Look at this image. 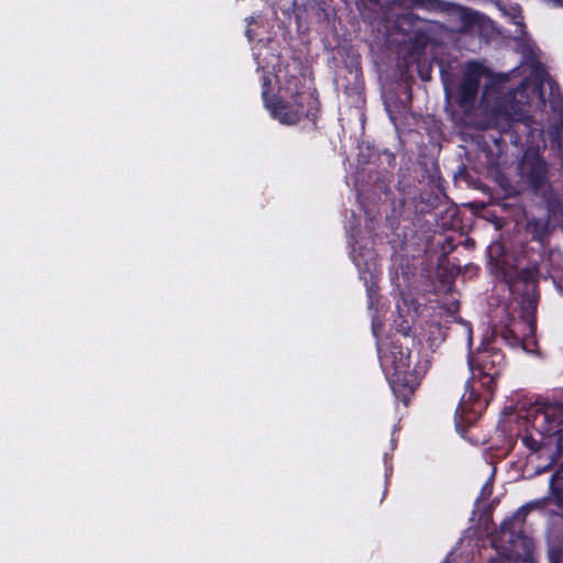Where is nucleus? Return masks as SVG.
Listing matches in <instances>:
<instances>
[{
	"label": "nucleus",
	"mask_w": 563,
	"mask_h": 563,
	"mask_svg": "<svg viewBox=\"0 0 563 563\" xmlns=\"http://www.w3.org/2000/svg\"><path fill=\"white\" fill-rule=\"evenodd\" d=\"M544 86L543 73H538L537 81L525 79L519 87L511 92L499 107L497 118L503 117L511 122L526 119V107L532 103L544 106L542 89Z\"/></svg>",
	"instance_id": "obj_2"
},
{
	"label": "nucleus",
	"mask_w": 563,
	"mask_h": 563,
	"mask_svg": "<svg viewBox=\"0 0 563 563\" xmlns=\"http://www.w3.org/2000/svg\"><path fill=\"white\" fill-rule=\"evenodd\" d=\"M551 108L553 117L547 129V133L551 141L556 144L559 148L563 150V100L552 99Z\"/></svg>",
	"instance_id": "obj_8"
},
{
	"label": "nucleus",
	"mask_w": 563,
	"mask_h": 563,
	"mask_svg": "<svg viewBox=\"0 0 563 563\" xmlns=\"http://www.w3.org/2000/svg\"><path fill=\"white\" fill-rule=\"evenodd\" d=\"M500 10L503 13L507 16H509L510 21L519 26L520 32H522L523 22H522V15H521V9L518 5H510L508 9L501 7Z\"/></svg>",
	"instance_id": "obj_11"
},
{
	"label": "nucleus",
	"mask_w": 563,
	"mask_h": 563,
	"mask_svg": "<svg viewBox=\"0 0 563 563\" xmlns=\"http://www.w3.org/2000/svg\"><path fill=\"white\" fill-rule=\"evenodd\" d=\"M550 489L552 494L559 498L563 490V466L558 470L550 479Z\"/></svg>",
	"instance_id": "obj_12"
},
{
	"label": "nucleus",
	"mask_w": 563,
	"mask_h": 563,
	"mask_svg": "<svg viewBox=\"0 0 563 563\" xmlns=\"http://www.w3.org/2000/svg\"><path fill=\"white\" fill-rule=\"evenodd\" d=\"M466 400H465V395L463 396L462 398V401H461V410L464 411L466 410V405H465Z\"/></svg>",
	"instance_id": "obj_17"
},
{
	"label": "nucleus",
	"mask_w": 563,
	"mask_h": 563,
	"mask_svg": "<svg viewBox=\"0 0 563 563\" xmlns=\"http://www.w3.org/2000/svg\"><path fill=\"white\" fill-rule=\"evenodd\" d=\"M561 423H563L562 404H544L536 410L533 424L542 432L554 431Z\"/></svg>",
	"instance_id": "obj_7"
},
{
	"label": "nucleus",
	"mask_w": 563,
	"mask_h": 563,
	"mask_svg": "<svg viewBox=\"0 0 563 563\" xmlns=\"http://www.w3.org/2000/svg\"><path fill=\"white\" fill-rule=\"evenodd\" d=\"M408 349L393 344L380 355V365L393 385H402L410 389L417 385L416 371L411 368Z\"/></svg>",
	"instance_id": "obj_5"
},
{
	"label": "nucleus",
	"mask_w": 563,
	"mask_h": 563,
	"mask_svg": "<svg viewBox=\"0 0 563 563\" xmlns=\"http://www.w3.org/2000/svg\"><path fill=\"white\" fill-rule=\"evenodd\" d=\"M527 327L529 328V331L531 332L533 330V323L531 322V320L528 318L527 319Z\"/></svg>",
	"instance_id": "obj_18"
},
{
	"label": "nucleus",
	"mask_w": 563,
	"mask_h": 563,
	"mask_svg": "<svg viewBox=\"0 0 563 563\" xmlns=\"http://www.w3.org/2000/svg\"><path fill=\"white\" fill-rule=\"evenodd\" d=\"M549 219L558 221L563 219V201L555 195H550L547 200Z\"/></svg>",
	"instance_id": "obj_10"
},
{
	"label": "nucleus",
	"mask_w": 563,
	"mask_h": 563,
	"mask_svg": "<svg viewBox=\"0 0 563 563\" xmlns=\"http://www.w3.org/2000/svg\"><path fill=\"white\" fill-rule=\"evenodd\" d=\"M543 2L553 7H563V0H542Z\"/></svg>",
	"instance_id": "obj_16"
},
{
	"label": "nucleus",
	"mask_w": 563,
	"mask_h": 563,
	"mask_svg": "<svg viewBox=\"0 0 563 563\" xmlns=\"http://www.w3.org/2000/svg\"><path fill=\"white\" fill-rule=\"evenodd\" d=\"M530 308H534V305L532 301L529 302Z\"/></svg>",
	"instance_id": "obj_20"
},
{
	"label": "nucleus",
	"mask_w": 563,
	"mask_h": 563,
	"mask_svg": "<svg viewBox=\"0 0 563 563\" xmlns=\"http://www.w3.org/2000/svg\"><path fill=\"white\" fill-rule=\"evenodd\" d=\"M412 22H413L412 14L406 13V14L398 16L396 24L401 32L408 33L411 31Z\"/></svg>",
	"instance_id": "obj_13"
},
{
	"label": "nucleus",
	"mask_w": 563,
	"mask_h": 563,
	"mask_svg": "<svg viewBox=\"0 0 563 563\" xmlns=\"http://www.w3.org/2000/svg\"><path fill=\"white\" fill-rule=\"evenodd\" d=\"M551 89H553V84L551 81L548 82Z\"/></svg>",
	"instance_id": "obj_21"
},
{
	"label": "nucleus",
	"mask_w": 563,
	"mask_h": 563,
	"mask_svg": "<svg viewBox=\"0 0 563 563\" xmlns=\"http://www.w3.org/2000/svg\"><path fill=\"white\" fill-rule=\"evenodd\" d=\"M468 363L473 375L470 399L475 395V384L477 383L488 391H493L496 378L505 365L504 354L493 345L485 344L477 350Z\"/></svg>",
	"instance_id": "obj_3"
},
{
	"label": "nucleus",
	"mask_w": 563,
	"mask_h": 563,
	"mask_svg": "<svg viewBox=\"0 0 563 563\" xmlns=\"http://www.w3.org/2000/svg\"><path fill=\"white\" fill-rule=\"evenodd\" d=\"M527 229L536 240H542L549 232V222L543 219H532L527 223Z\"/></svg>",
	"instance_id": "obj_9"
},
{
	"label": "nucleus",
	"mask_w": 563,
	"mask_h": 563,
	"mask_svg": "<svg viewBox=\"0 0 563 563\" xmlns=\"http://www.w3.org/2000/svg\"><path fill=\"white\" fill-rule=\"evenodd\" d=\"M257 20H258V18H255V16H251V18L246 19L247 27H246V31H245V35L249 38V41H252L254 38V36H255V33H254V30L252 27V24H257Z\"/></svg>",
	"instance_id": "obj_15"
},
{
	"label": "nucleus",
	"mask_w": 563,
	"mask_h": 563,
	"mask_svg": "<svg viewBox=\"0 0 563 563\" xmlns=\"http://www.w3.org/2000/svg\"><path fill=\"white\" fill-rule=\"evenodd\" d=\"M494 547L497 558L489 563H518V561L528 562L533 551V541L520 533H514L508 528L503 527L498 540H494Z\"/></svg>",
	"instance_id": "obj_6"
},
{
	"label": "nucleus",
	"mask_w": 563,
	"mask_h": 563,
	"mask_svg": "<svg viewBox=\"0 0 563 563\" xmlns=\"http://www.w3.org/2000/svg\"><path fill=\"white\" fill-rule=\"evenodd\" d=\"M536 161H537L538 168H542L544 163L538 157H536Z\"/></svg>",
	"instance_id": "obj_19"
},
{
	"label": "nucleus",
	"mask_w": 563,
	"mask_h": 563,
	"mask_svg": "<svg viewBox=\"0 0 563 563\" xmlns=\"http://www.w3.org/2000/svg\"><path fill=\"white\" fill-rule=\"evenodd\" d=\"M522 442L531 451L538 452V451H540L542 449L541 442L536 440L531 435H525L522 438Z\"/></svg>",
	"instance_id": "obj_14"
},
{
	"label": "nucleus",
	"mask_w": 563,
	"mask_h": 563,
	"mask_svg": "<svg viewBox=\"0 0 563 563\" xmlns=\"http://www.w3.org/2000/svg\"><path fill=\"white\" fill-rule=\"evenodd\" d=\"M260 55L261 53L255 58L258 65L257 70L262 71V97L271 115L283 124H295L305 117L311 115L313 118V109L317 102L313 76L302 74L300 77H292L288 82L286 90L291 93L294 104L280 98L269 99L268 95L273 90L274 81L278 80V76L268 69V65H263Z\"/></svg>",
	"instance_id": "obj_1"
},
{
	"label": "nucleus",
	"mask_w": 563,
	"mask_h": 563,
	"mask_svg": "<svg viewBox=\"0 0 563 563\" xmlns=\"http://www.w3.org/2000/svg\"><path fill=\"white\" fill-rule=\"evenodd\" d=\"M489 76L488 68L482 63L476 60L467 62L462 77L454 89L448 82L444 84L445 92L454 98L464 112L468 113L475 107L481 81Z\"/></svg>",
	"instance_id": "obj_4"
}]
</instances>
